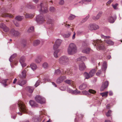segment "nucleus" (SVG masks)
Instances as JSON below:
<instances>
[{
    "instance_id": "obj_1",
    "label": "nucleus",
    "mask_w": 122,
    "mask_h": 122,
    "mask_svg": "<svg viewBox=\"0 0 122 122\" xmlns=\"http://www.w3.org/2000/svg\"><path fill=\"white\" fill-rule=\"evenodd\" d=\"M46 5V2H42L41 3L40 5L38 6V8L39 9V11L41 13L37 16L36 20L39 24L42 23L45 21L44 17L41 14L45 13L47 12Z\"/></svg>"
},
{
    "instance_id": "obj_2",
    "label": "nucleus",
    "mask_w": 122,
    "mask_h": 122,
    "mask_svg": "<svg viewBox=\"0 0 122 122\" xmlns=\"http://www.w3.org/2000/svg\"><path fill=\"white\" fill-rule=\"evenodd\" d=\"M18 104L20 112H19L17 113L19 115H21L22 112L26 113L27 112V109L24 104L21 101H19Z\"/></svg>"
},
{
    "instance_id": "obj_3",
    "label": "nucleus",
    "mask_w": 122,
    "mask_h": 122,
    "mask_svg": "<svg viewBox=\"0 0 122 122\" xmlns=\"http://www.w3.org/2000/svg\"><path fill=\"white\" fill-rule=\"evenodd\" d=\"M77 48L76 45L73 43L70 44L67 49V52L68 54L73 55L77 51Z\"/></svg>"
},
{
    "instance_id": "obj_4",
    "label": "nucleus",
    "mask_w": 122,
    "mask_h": 122,
    "mask_svg": "<svg viewBox=\"0 0 122 122\" xmlns=\"http://www.w3.org/2000/svg\"><path fill=\"white\" fill-rule=\"evenodd\" d=\"M92 43L95 46L97 45V48L98 50L103 49L105 48V46L101 40H97L94 41H93Z\"/></svg>"
},
{
    "instance_id": "obj_5",
    "label": "nucleus",
    "mask_w": 122,
    "mask_h": 122,
    "mask_svg": "<svg viewBox=\"0 0 122 122\" xmlns=\"http://www.w3.org/2000/svg\"><path fill=\"white\" fill-rule=\"evenodd\" d=\"M88 45V42L86 41L84 42L82 44V52L86 54H88L91 49L87 47Z\"/></svg>"
},
{
    "instance_id": "obj_6",
    "label": "nucleus",
    "mask_w": 122,
    "mask_h": 122,
    "mask_svg": "<svg viewBox=\"0 0 122 122\" xmlns=\"http://www.w3.org/2000/svg\"><path fill=\"white\" fill-rule=\"evenodd\" d=\"M35 100L37 102L41 104H43L45 102V99L40 95H37L35 98Z\"/></svg>"
},
{
    "instance_id": "obj_7",
    "label": "nucleus",
    "mask_w": 122,
    "mask_h": 122,
    "mask_svg": "<svg viewBox=\"0 0 122 122\" xmlns=\"http://www.w3.org/2000/svg\"><path fill=\"white\" fill-rule=\"evenodd\" d=\"M68 58L66 56H63L59 59V62L62 64L65 65L69 61Z\"/></svg>"
},
{
    "instance_id": "obj_8",
    "label": "nucleus",
    "mask_w": 122,
    "mask_h": 122,
    "mask_svg": "<svg viewBox=\"0 0 122 122\" xmlns=\"http://www.w3.org/2000/svg\"><path fill=\"white\" fill-rule=\"evenodd\" d=\"M101 37L102 38L106 39L104 41V42H105L107 43L109 45H112L113 44V42L111 40H109L106 39L110 38V36H106L103 35H102L101 36Z\"/></svg>"
},
{
    "instance_id": "obj_9",
    "label": "nucleus",
    "mask_w": 122,
    "mask_h": 122,
    "mask_svg": "<svg viewBox=\"0 0 122 122\" xmlns=\"http://www.w3.org/2000/svg\"><path fill=\"white\" fill-rule=\"evenodd\" d=\"M62 42L61 40L60 39L57 40L55 42L53 46V49L54 50H56L57 49L60 45Z\"/></svg>"
},
{
    "instance_id": "obj_10",
    "label": "nucleus",
    "mask_w": 122,
    "mask_h": 122,
    "mask_svg": "<svg viewBox=\"0 0 122 122\" xmlns=\"http://www.w3.org/2000/svg\"><path fill=\"white\" fill-rule=\"evenodd\" d=\"M99 28V27L97 25L95 24H90L88 26V28L91 30H95Z\"/></svg>"
},
{
    "instance_id": "obj_11",
    "label": "nucleus",
    "mask_w": 122,
    "mask_h": 122,
    "mask_svg": "<svg viewBox=\"0 0 122 122\" xmlns=\"http://www.w3.org/2000/svg\"><path fill=\"white\" fill-rule=\"evenodd\" d=\"M73 67L71 69H70L69 70V69H67L65 71V72H64V70H63L62 71V72H63V74H68L69 75H72V74L73 72L74 71V70L73 69Z\"/></svg>"
},
{
    "instance_id": "obj_12",
    "label": "nucleus",
    "mask_w": 122,
    "mask_h": 122,
    "mask_svg": "<svg viewBox=\"0 0 122 122\" xmlns=\"http://www.w3.org/2000/svg\"><path fill=\"white\" fill-rule=\"evenodd\" d=\"M10 33L14 36H17L20 35V33L17 31L15 30L14 29H12L10 31Z\"/></svg>"
},
{
    "instance_id": "obj_13",
    "label": "nucleus",
    "mask_w": 122,
    "mask_h": 122,
    "mask_svg": "<svg viewBox=\"0 0 122 122\" xmlns=\"http://www.w3.org/2000/svg\"><path fill=\"white\" fill-rule=\"evenodd\" d=\"M25 57H21L20 60V62L21 64L22 67H24L26 65V64L25 63Z\"/></svg>"
},
{
    "instance_id": "obj_14",
    "label": "nucleus",
    "mask_w": 122,
    "mask_h": 122,
    "mask_svg": "<svg viewBox=\"0 0 122 122\" xmlns=\"http://www.w3.org/2000/svg\"><path fill=\"white\" fill-rule=\"evenodd\" d=\"M109 84L108 82L106 81L102 84L100 88L101 91H102L107 87Z\"/></svg>"
},
{
    "instance_id": "obj_15",
    "label": "nucleus",
    "mask_w": 122,
    "mask_h": 122,
    "mask_svg": "<svg viewBox=\"0 0 122 122\" xmlns=\"http://www.w3.org/2000/svg\"><path fill=\"white\" fill-rule=\"evenodd\" d=\"M0 27L3 29L4 31L5 32H8L9 31V29L2 23H1L0 24Z\"/></svg>"
},
{
    "instance_id": "obj_16",
    "label": "nucleus",
    "mask_w": 122,
    "mask_h": 122,
    "mask_svg": "<svg viewBox=\"0 0 122 122\" xmlns=\"http://www.w3.org/2000/svg\"><path fill=\"white\" fill-rule=\"evenodd\" d=\"M66 78V77L65 76H60L57 79L56 82L58 84L60 83L65 80Z\"/></svg>"
},
{
    "instance_id": "obj_17",
    "label": "nucleus",
    "mask_w": 122,
    "mask_h": 122,
    "mask_svg": "<svg viewBox=\"0 0 122 122\" xmlns=\"http://www.w3.org/2000/svg\"><path fill=\"white\" fill-rule=\"evenodd\" d=\"M116 18L115 16H113L112 15L110 16L108 18V21L110 23H113L114 22L115 19Z\"/></svg>"
},
{
    "instance_id": "obj_18",
    "label": "nucleus",
    "mask_w": 122,
    "mask_h": 122,
    "mask_svg": "<svg viewBox=\"0 0 122 122\" xmlns=\"http://www.w3.org/2000/svg\"><path fill=\"white\" fill-rule=\"evenodd\" d=\"M65 83L71 85L73 87H74V86L75 84L74 82L71 80H66L65 81Z\"/></svg>"
},
{
    "instance_id": "obj_19",
    "label": "nucleus",
    "mask_w": 122,
    "mask_h": 122,
    "mask_svg": "<svg viewBox=\"0 0 122 122\" xmlns=\"http://www.w3.org/2000/svg\"><path fill=\"white\" fill-rule=\"evenodd\" d=\"M26 71L25 69H24L21 72V75H20L19 77L20 78H25L26 77Z\"/></svg>"
},
{
    "instance_id": "obj_20",
    "label": "nucleus",
    "mask_w": 122,
    "mask_h": 122,
    "mask_svg": "<svg viewBox=\"0 0 122 122\" xmlns=\"http://www.w3.org/2000/svg\"><path fill=\"white\" fill-rule=\"evenodd\" d=\"M1 16L2 17H8L10 18H13L14 17V16L11 14L5 12L3 13Z\"/></svg>"
},
{
    "instance_id": "obj_21",
    "label": "nucleus",
    "mask_w": 122,
    "mask_h": 122,
    "mask_svg": "<svg viewBox=\"0 0 122 122\" xmlns=\"http://www.w3.org/2000/svg\"><path fill=\"white\" fill-rule=\"evenodd\" d=\"M86 68V66L83 63H82L79 64V69L81 71H83Z\"/></svg>"
},
{
    "instance_id": "obj_22",
    "label": "nucleus",
    "mask_w": 122,
    "mask_h": 122,
    "mask_svg": "<svg viewBox=\"0 0 122 122\" xmlns=\"http://www.w3.org/2000/svg\"><path fill=\"white\" fill-rule=\"evenodd\" d=\"M26 80H20L18 82V84L21 86H22L26 83Z\"/></svg>"
},
{
    "instance_id": "obj_23",
    "label": "nucleus",
    "mask_w": 122,
    "mask_h": 122,
    "mask_svg": "<svg viewBox=\"0 0 122 122\" xmlns=\"http://www.w3.org/2000/svg\"><path fill=\"white\" fill-rule=\"evenodd\" d=\"M24 15L26 18H33L34 16L33 14H27L26 13H25Z\"/></svg>"
},
{
    "instance_id": "obj_24",
    "label": "nucleus",
    "mask_w": 122,
    "mask_h": 122,
    "mask_svg": "<svg viewBox=\"0 0 122 122\" xmlns=\"http://www.w3.org/2000/svg\"><path fill=\"white\" fill-rule=\"evenodd\" d=\"M102 13L101 12H99L96 17L93 16L92 17V19L95 20H97L101 16Z\"/></svg>"
},
{
    "instance_id": "obj_25",
    "label": "nucleus",
    "mask_w": 122,
    "mask_h": 122,
    "mask_svg": "<svg viewBox=\"0 0 122 122\" xmlns=\"http://www.w3.org/2000/svg\"><path fill=\"white\" fill-rule=\"evenodd\" d=\"M26 90L30 93H32L33 92L34 89L32 87L27 86L26 87Z\"/></svg>"
},
{
    "instance_id": "obj_26",
    "label": "nucleus",
    "mask_w": 122,
    "mask_h": 122,
    "mask_svg": "<svg viewBox=\"0 0 122 122\" xmlns=\"http://www.w3.org/2000/svg\"><path fill=\"white\" fill-rule=\"evenodd\" d=\"M87 85L86 84L83 83L79 86V88L80 89L82 90L85 89L87 87Z\"/></svg>"
},
{
    "instance_id": "obj_27",
    "label": "nucleus",
    "mask_w": 122,
    "mask_h": 122,
    "mask_svg": "<svg viewBox=\"0 0 122 122\" xmlns=\"http://www.w3.org/2000/svg\"><path fill=\"white\" fill-rule=\"evenodd\" d=\"M55 51L54 53V56L56 58H57L58 57V53L59 52L60 50L59 49H57L56 50H54Z\"/></svg>"
},
{
    "instance_id": "obj_28",
    "label": "nucleus",
    "mask_w": 122,
    "mask_h": 122,
    "mask_svg": "<svg viewBox=\"0 0 122 122\" xmlns=\"http://www.w3.org/2000/svg\"><path fill=\"white\" fill-rule=\"evenodd\" d=\"M96 72V70L95 69L91 70L89 72L91 77H92L93 76Z\"/></svg>"
},
{
    "instance_id": "obj_29",
    "label": "nucleus",
    "mask_w": 122,
    "mask_h": 122,
    "mask_svg": "<svg viewBox=\"0 0 122 122\" xmlns=\"http://www.w3.org/2000/svg\"><path fill=\"white\" fill-rule=\"evenodd\" d=\"M43 117V116L42 115L39 117L35 118L34 120V121L35 122H40L42 118Z\"/></svg>"
},
{
    "instance_id": "obj_30",
    "label": "nucleus",
    "mask_w": 122,
    "mask_h": 122,
    "mask_svg": "<svg viewBox=\"0 0 122 122\" xmlns=\"http://www.w3.org/2000/svg\"><path fill=\"white\" fill-rule=\"evenodd\" d=\"M40 41L39 40H35L33 42V45L34 46H36L40 44Z\"/></svg>"
},
{
    "instance_id": "obj_31",
    "label": "nucleus",
    "mask_w": 122,
    "mask_h": 122,
    "mask_svg": "<svg viewBox=\"0 0 122 122\" xmlns=\"http://www.w3.org/2000/svg\"><path fill=\"white\" fill-rule=\"evenodd\" d=\"M24 18V17L19 15L17 16L15 18V19L16 20L19 21H21Z\"/></svg>"
},
{
    "instance_id": "obj_32",
    "label": "nucleus",
    "mask_w": 122,
    "mask_h": 122,
    "mask_svg": "<svg viewBox=\"0 0 122 122\" xmlns=\"http://www.w3.org/2000/svg\"><path fill=\"white\" fill-rule=\"evenodd\" d=\"M107 62L106 61H104L102 65V69L103 70L105 71L107 69Z\"/></svg>"
},
{
    "instance_id": "obj_33",
    "label": "nucleus",
    "mask_w": 122,
    "mask_h": 122,
    "mask_svg": "<svg viewBox=\"0 0 122 122\" xmlns=\"http://www.w3.org/2000/svg\"><path fill=\"white\" fill-rule=\"evenodd\" d=\"M30 66L31 69L33 70L36 69L37 67L36 64L34 63L31 64L30 65Z\"/></svg>"
},
{
    "instance_id": "obj_34",
    "label": "nucleus",
    "mask_w": 122,
    "mask_h": 122,
    "mask_svg": "<svg viewBox=\"0 0 122 122\" xmlns=\"http://www.w3.org/2000/svg\"><path fill=\"white\" fill-rule=\"evenodd\" d=\"M86 60V58L84 56H81L78 59V61H85Z\"/></svg>"
},
{
    "instance_id": "obj_35",
    "label": "nucleus",
    "mask_w": 122,
    "mask_h": 122,
    "mask_svg": "<svg viewBox=\"0 0 122 122\" xmlns=\"http://www.w3.org/2000/svg\"><path fill=\"white\" fill-rule=\"evenodd\" d=\"M42 67L46 69L48 68L49 65L47 62H45L42 64Z\"/></svg>"
},
{
    "instance_id": "obj_36",
    "label": "nucleus",
    "mask_w": 122,
    "mask_h": 122,
    "mask_svg": "<svg viewBox=\"0 0 122 122\" xmlns=\"http://www.w3.org/2000/svg\"><path fill=\"white\" fill-rule=\"evenodd\" d=\"M84 75L86 78V79H88L89 78L91 77L90 74L86 72H85L84 74Z\"/></svg>"
},
{
    "instance_id": "obj_37",
    "label": "nucleus",
    "mask_w": 122,
    "mask_h": 122,
    "mask_svg": "<svg viewBox=\"0 0 122 122\" xmlns=\"http://www.w3.org/2000/svg\"><path fill=\"white\" fill-rule=\"evenodd\" d=\"M41 61V58L40 57L37 58L35 60V62L37 63H40Z\"/></svg>"
},
{
    "instance_id": "obj_38",
    "label": "nucleus",
    "mask_w": 122,
    "mask_h": 122,
    "mask_svg": "<svg viewBox=\"0 0 122 122\" xmlns=\"http://www.w3.org/2000/svg\"><path fill=\"white\" fill-rule=\"evenodd\" d=\"M108 93V92H104L101 93L100 94L103 97H107V96Z\"/></svg>"
},
{
    "instance_id": "obj_39",
    "label": "nucleus",
    "mask_w": 122,
    "mask_h": 122,
    "mask_svg": "<svg viewBox=\"0 0 122 122\" xmlns=\"http://www.w3.org/2000/svg\"><path fill=\"white\" fill-rule=\"evenodd\" d=\"M89 17V15H88L86 16L85 18L83 19L82 20L81 22V23H84L86 21Z\"/></svg>"
},
{
    "instance_id": "obj_40",
    "label": "nucleus",
    "mask_w": 122,
    "mask_h": 122,
    "mask_svg": "<svg viewBox=\"0 0 122 122\" xmlns=\"http://www.w3.org/2000/svg\"><path fill=\"white\" fill-rule=\"evenodd\" d=\"M34 27L33 26H31L29 28L28 30L27 31L29 33L32 32L34 31Z\"/></svg>"
},
{
    "instance_id": "obj_41",
    "label": "nucleus",
    "mask_w": 122,
    "mask_h": 122,
    "mask_svg": "<svg viewBox=\"0 0 122 122\" xmlns=\"http://www.w3.org/2000/svg\"><path fill=\"white\" fill-rule=\"evenodd\" d=\"M76 17V16L72 14H71L68 18L69 20H72L74 19Z\"/></svg>"
},
{
    "instance_id": "obj_42",
    "label": "nucleus",
    "mask_w": 122,
    "mask_h": 122,
    "mask_svg": "<svg viewBox=\"0 0 122 122\" xmlns=\"http://www.w3.org/2000/svg\"><path fill=\"white\" fill-rule=\"evenodd\" d=\"M30 105L31 106H35V102L32 100H31L29 102Z\"/></svg>"
},
{
    "instance_id": "obj_43",
    "label": "nucleus",
    "mask_w": 122,
    "mask_h": 122,
    "mask_svg": "<svg viewBox=\"0 0 122 122\" xmlns=\"http://www.w3.org/2000/svg\"><path fill=\"white\" fill-rule=\"evenodd\" d=\"M71 33L69 32L68 33H67L65 34L64 35V36L65 38H68L71 35Z\"/></svg>"
},
{
    "instance_id": "obj_44",
    "label": "nucleus",
    "mask_w": 122,
    "mask_h": 122,
    "mask_svg": "<svg viewBox=\"0 0 122 122\" xmlns=\"http://www.w3.org/2000/svg\"><path fill=\"white\" fill-rule=\"evenodd\" d=\"M47 23L49 24H51L52 25L53 24L52 23L53 21L51 19H49L47 20Z\"/></svg>"
},
{
    "instance_id": "obj_45",
    "label": "nucleus",
    "mask_w": 122,
    "mask_h": 122,
    "mask_svg": "<svg viewBox=\"0 0 122 122\" xmlns=\"http://www.w3.org/2000/svg\"><path fill=\"white\" fill-rule=\"evenodd\" d=\"M16 56V55L15 54H13L10 57V59H9V61L10 62H12V59L13 58L15 57Z\"/></svg>"
},
{
    "instance_id": "obj_46",
    "label": "nucleus",
    "mask_w": 122,
    "mask_h": 122,
    "mask_svg": "<svg viewBox=\"0 0 122 122\" xmlns=\"http://www.w3.org/2000/svg\"><path fill=\"white\" fill-rule=\"evenodd\" d=\"M61 71L59 69H57L55 71V74L56 75H58L61 73Z\"/></svg>"
},
{
    "instance_id": "obj_47",
    "label": "nucleus",
    "mask_w": 122,
    "mask_h": 122,
    "mask_svg": "<svg viewBox=\"0 0 122 122\" xmlns=\"http://www.w3.org/2000/svg\"><path fill=\"white\" fill-rule=\"evenodd\" d=\"M76 90L73 91V90L72 93L74 94H77V93H79L80 92V91L77 90L76 89Z\"/></svg>"
},
{
    "instance_id": "obj_48",
    "label": "nucleus",
    "mask_w": 122,
    "mask_h": 122,
    "mask_svg": "<svg viewBox=\"0 0 122 122\" xmlns=\"http://www.w3.org/2000/svg\"><path fill=\"white\" fill-rule=\"evenodd\" d=\"M88 91L90 93L92 94H95L96 92L95 90L92 89H89Z\"/></svg>"
},
{
    "instance_id": "obj_49",
    "label": "nucleus",
    "mask_w": 122,
    "mask_h": 122,
    "mask_svg": "<svg viewBox=\"0 0 122 122\" xmlns=\"http://www.w3.org/2000/svg\"><path fill=\"white\" fill-rule=\"evenodd\" d=\"M49 10L51 12H54L55 11L56 9L53 7H50Z\"/></svg>"
},
{
    "instance_id": "obj_50",
    "label": "nucleus",
    "mask_w": 122,
    "mask_h": 122,
    "mask_svg": "<svg viewBox=\"0 0 122 122\" xmlns=\"http://www.w3.org/2000/svg\"><path fill=\"white\" fill-rule=\"evenodd\" d=\"M111 110H109L108 112L106 114V115L107 117H109L111 116Z\"/></svg>"
},
{
    "instance_id": "obj_51",
    "label": "nucleus",
    "mask_w": 122,
    "mask_h": 122,
    "mask_svg": "<svg viewBox=\"0 0 122 122\" xmlns=\"http://www.w3.org/2000/svg\"><path fill=\"white\" fill-rule=\"evenodd\" d=\"M67 90L68 92L71 93H72L73 90L70 88H68L67 89Z\"/></svg>"
},
{
    "instance_id": "obj_52",
    "label": "nucleus",
    "mask_w": 122,
    "mask_h": 122,
    "mask_svg": "<svg viewBox=\"0 0 122 122\" xmlns=\"http://www.w3.org/2000/svg\"><path fill=\"white\" fill-rule=\"evenodd\" d=\"M14 23L15 26L17 27H19L20 26L19 24L18 23L15 21L14 22Z\"/></svg>"
},
{
    "instance_id": "obj_53",
    "label": "nucleus",
    "mask_w": 122,
    "mask_h": 122,
    "mask_svg": "<svg viewBox=\"0 0 122 122\" xmlns=\"http://www.w3.org/2000/svg\"><path fill=\"white\" fill-rule=\"evenodd\" d=\"M40 81H37L36 83L35 86L36 87L37 86L40 84Z\"/></svg>"
},
{
    "instance_id": "obj_54",
    "label": "nucleus",
    "mask_w": 122,
    "mask_h": 122,
    "mask_svg": "<svg viewBox=\"0 0 122 122\" xmlns=\"http://www.w3.org/2000/svg\"><path fill=\"white\" fill-rule=\"evenodd\" d=\"M118 5V4L116 3L114 5H113L112 6L113 8L115 9H117V6Z\"/></svg>"
},
{
    "instance_id": "obj_55",
    "label": "nucleus",
    "mask_w": 122,
    "mask_h": 122,
    "mask_svg": "<svg viewBox=\"0 0 122 122\" xmlns=\"http://www.w3.org/2000/svg\"><path fill=\"white\" fill-rule=\"evenodd\" d=\"M64 3V1L63 0H60L59 2V4L61 5H62Z\"/></svg>"
},
{
    "instance_id": "obj_56",
    "label": "nucleus",
    "mask_w": 122,
    "mask_h": 122,
    "mask_svg": "<svg viewBox=\"0 0 122 122\" xmlns=\"http://www.w3.org/2000/svg\"><path fill=\"white\" fill-rule=\"evenodd\" d=\"M101 71L100 70H99L96 73V75L98 76L101 73Z\"/></svg>"
},
{
    "instance_id": "obj_57",
    "label": "nucleus",
    "mask_w": 122,
    "mask_h": 122,
    "mask_svg": "<svg viewBox=\"0 0 122 122\" xmlns=\"http://www.w3.org/2000/svg\"><path fill=\"white\" fill-rule=\"evenodd\" d=\"M8 79H4L2 80V81L1 82L2 83H5L7 81Z\"/></svg>"
},
{
    "instance_id": "obj_58",
    "label": "nucleus",
    "mask_w": 122,
    "mask_h": 122,
    "mask_svg": "<svg viewBox=\"0 0 122 122\" xmlns=\"http://www.w3.org/2000/svg\"><path fill=\"white\" fill-rule=\"evenodd\" d=\"M113 1V0H109V1H108L107 2V5L108 4H110Z\"/></svg>"
},
{
    "instance_id": "obj_59",
    "label": "nucleus",
    "mask_w": 122,
    "mask_h": 122,
    "mask_svg": "<svg viewBox=\"0 0 122 122\" xmlns=\"http://www.w3.org/2000/svg\"><path fill=\"white\" fill-rule=\"evenodd\" d=\"M82 92L83 94L85 95H86L87 93V92L85 91H82Z\"/></svg>"
},
{
    "instance_id": "obj_60",
    "label": "nucleus",
    "mask_w": 122,
    "mask_h": 122,
    "mask_svg": "<svg viewBox=\"0 0 122 122\" xmlns=\"http://www.w3.org/2000/svg\"><path fill=\"white\" fill-rule=\"evenodd\" d=\"M82 33V32L80 30L78 31L77 32V34L79 35L81 34Z\"/></svg>"
},
{
    "instance_id": "obj_61",
    "label": "nucleus",
    "mask_w": 122,
    "mask_h": 122,
    "mask_svg": "<svg viewBox=\"0 0 122 122\" xmlns=\"http://www.w3.org/2000/svg\"><path fill=\"white\" fill-rule=\"evenodd\" d=\"M75 35H76V33L74 32V34H73L72 37V39H74L75 37Z\"/></svg>"
},
{
    "instance_id": "obj_62",
    "label": "nucleus",
    "mask_w": 122,
    "mask_h": 122,
    "mask_svg": "<svg viewBox=\"0 0 122 122\" xmlns=\"http://www.w3.org/2000/svg\"><path fill=\"white\" fill-rule=\"evenodd\" d=\"M22 43L23 45L24 46H25L26 45V41H24Z\"/></svg>"
},
{
    "instance_id": "obj_63",
    "label": "nucleus",
    "mask_w": 122,
    "mask_h": 122,
    "mask_svg": "<svg viewBox=\"0 0 122 122\" xmlns=\"http://www.w3.org/2000/svg\"><path fill=\"white\" fill-rule=\"evenodd\" d=\"M109 95L111 96H112L113 94V93L111 91L109 92Z\"/></svg>"
},
{
    "instance_id": "obj_64",
    "label": "nucleus",
    "mask_w": 122,
    "mask_h": 122,
    "mask_svg": "<svg viewBox=\"0 0 122 122\" xmlns=\"http://www.w3.org/2000/svg\"><path fill=\"white\" fill-rule=\"evenodd\" d=\"M16 117V115H14L12 116H11V117L12 118L14 119H15V117Z\"/></svg>"
}]
</instances>
